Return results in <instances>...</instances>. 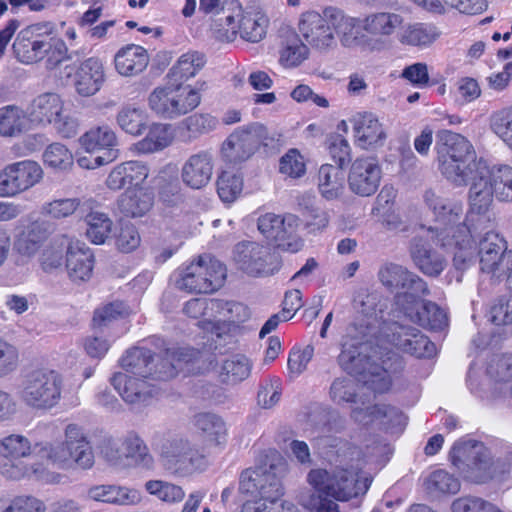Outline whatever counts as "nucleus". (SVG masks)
<instances>
[{
    "instance_id": "obj_1",
    "label": "nucleus",
    "mask_w": 512,
    "mask_h": 512,
    "mask_svg": "<svg viewBox=\"0 0 512 512\" xmlns=\"http://www.w3.org/2000/svg\"><path fill=\"white\" fill-rule=\"evenodd\" d=\"M424 200L435 216L434 226L421 225L410 243V256L414 265L426 276L437 277L446 267L445 258L430 248V242L443 248L455 246L453 264L457 270H465L473 263V247L470 231L462 223V206L458 203L426 191Z\"/></svg>"
},
{
    "instance_id": "obj_2",
    "label": "nucleus",
    "mask_w": 512,
    "mask_h": 512,
    "mask_svg": "<svg viewBox=\"0 0 512 512\" xmlns=\"http://www.w3.org/2000/svg\"><path fill=\"white\" fill-rule=\"evenodd\" d=\"M34 474L45 483L57 484L62 475L56 472H44L49 465L58 469L88 470L94 465V453L84 429L70 423L64 429V441L56 444L40 443L34 445Z\"/></svg>"
},
{
    "instance_id": "obj_3",
    "label": "nucleus",
    "mask_w": 512,
    "mask_h": 512,
    "mask_svg": "<svg viewBox=\"0 0 512 512\" xmlns=\"http://www.w3.org/2000/svg\"><path fill=\"white\" fill-rule=\"evenodd\" d=\"M307 480L319 493L311 498L310 509L313 512H339L338 504L332 499L348 501L366 493L371 484V479L361 478L358 472L341 467L312 469Z\"/></svg>"
},
{
    "instance_id": "obj_4",
    "label": "nucleus",
    "mask_w": 512,
    "mask_h": 512,
    "mask_svg": "<svg viewBox=\"0 0 512 512\" xmlns=\"http://www.w3.org/2000/svg\"><path fill=\"white\" fill-rule=\"evenodd\" d=\"M450 461L465 480L475 484L502 480L512 472V451L503 459H494L488 447L470 438L454 443Z\"/></svg>"
},
{
    "instance_id": "obj_5",
    "label": "nucleus",
    "mask_w": 512,
    "mask_h": 512,
    "mask_svg": "<svg viewBox=\"0 0 512 512\" xmlns=\"http://www.w3.org/2000/svg\"><path fill=\"white\" fill-rule=\"evenodd\" d=\"M338 363L347 373L360 375L364 385L376 393L390 389L391 373L401 367V360L396 354L382 360V365L372 362L362 353V341L350 333L344 337Z\"/></svg>"
},
{
    "instance_id": "obj_6",
    "label": "nucleus",
    "mask_w": 512,
    "mask_h": 512,
    "mask_svg": "<svg viewBox=\"0 0 512 512\" xmlns=\"http://www.w3.org/2000/svg\"><path fill=\"white\" fill-rule=\"evenodd\" d=\"M436 139L441 174L457 186L466 185L474 169L483 164L476 161L472 144L461 134L446 129L438 131Z\"/></svg>"
},
{
    "instance_id": "obj_7",
    "label": "nucleus",
    "mask_w": 512,
    "mask_h": 512,
    "mask_svg": "<svg viewBox=\"0 0 512 512\" xmlns=\"http://www.w3.org/2000/svg\"><path fill=\"white\" fill-rule=\"evenodd\" d=\"M154 448L163 469L176 477H188L201 472L208 464L198 446L181 435L163 437Z\"/></svg>"
},
{
    "instance_id": "obj_8",
    "label": "nucleus",
    "mask_w": 512,
    "mask_h": 512,
    "mask_svg": "<svg viewBox=\"0 0 512 512\" xmlns=\"http://www.w3.org/2000/svg\"><path fill=\"white\" fill-rule=\"evenodd\" d=\"M269 18L261 11L244 13L237 1L227 2L215 20V34L220 40L232 41L239 33L241 38L257 43L265 35Z\"/></svg>"
},
{
    "instance_id": "obj_9",
    "label": "nucleus",
    "mask_w": 512,
    "mask_h": 512,
    "mask_svg": "<svg viewBox=\"0 0 512 512\" xmlns=\"http://www.w3.org/2000/svg\"><path fill=\"white\" fill-rule=\"evenodd\" d=\"M239 492L246 497L241 512H272L284 494L282 484L271 471L247 469L240 475Z\"/></svg>"
},
{
    "instance_id": "obj_10",
    "label": "nucleus",
    "mask_w": 512,
    "mask_h": 512,
    "mask_svg": "<svg viewBox=\"0 0 512 512\" xmlns=\"http://www.w3.org/2000/svg\"><path fill=\"white\" fill-rule=\"evenodd\" d=\"M190 352L188 349L167 348L161 363L156 365L151 350L145 347H135L125 353L120 364L131 376L151 380H167L176 376L181 361H189L187 357L190 356Z\"/></svg>"
},
{
    "instance_id": "obj_11",
    "label": "nucleus",
    "mask_w": 512,
    "mask_h": 512,
    "mask_svg": "<svg viewBox=\"0 0 512 512\" xmlns=\"http://www.w3.org/2000/svg\"><path fill=\"white\" fill-rule=\"evenodd\" d=\"M226 275L223 263L204 254L179 272L175 285L188 293H213L223 286Z\"/></svg>"
},
{
    "instance_id": "obj_12",
    "label": "nucleus",
    "mask_w": 512,
    "mask_h": 512,
    "mask_svg": "<svg viewBox=\"0 0 512 512\" xmlns=\"http://www.w3.org/2000/svg\"><path fill=\"white\" fill-rule=\"evenodd\" d=\"M298 30L306 44L321 53L335 49L333 6L321 12L308 10L300 15Z\"/></svg>"
},
{
    "instance_id": "obj_13",
    "label": "nucleus",
    "mask_w": 512,
    "mask_h": 512,
    "mask_svg": "<svg viewBox=\"0 0 512 512\" xmlns=\"http://www.w3.org/2000/svg\"><path fill=\"white\" fill-rule=\"evenodd\" d=\"M234 260L239 268L251 276L274 274L279 268L276 255L267 246L256 242H241L235 246Z\"/></svg>"
},
{
    "instance_id": "obj_14",
    "label": "nucleus",
    "mask_w": 512,
    "mask_h": 512,
    "mask_svg": "<svg viewBox=\"0 0 512 512\" xmlns=\"http://www.w3.org/2000/svg\"><path fill=\"white\" fill-rule=\"evenodd\" d=\"M53 30L54 25L50 22L34 24V63L46 70L55 69L69 58L65 42L51 36Z\"/></svg>"
},
{
    "instance_id": "obj_15",
    "label": "nucleus",
    "mask_w": 512,
    "mask_h": 512,
    "mask_svg": "<svg viewBox=\"0 0 512 512\" xmlns=\"http://www.w3.org/2000/svg\"><path fill=\"white\" fill-rule=\"evenodd\" d=\"M472 393L487 403L512 398V362L509 358H500L490 363L487 377L478 387H470Z\"/></svg>"
},
{
    "instance_id": "obj_16",
    "label": "nucleus",
    "mask_w": 512,
    "mask_h": 512,
    "mask_svg": "<svg viewBox=\"0 0 512 512\" xmlns=\"http://www.w3.org/2000/svg\"><path fill=\"white\" fill-rule=\"evenodd\" d=\"M480 269L482 272L500 278L507 275L512 265V250L498 234L488 232L479 243Z\"/></svg>"
},
{
    "instance_id": "obj_17",
    "label": "nucleus",
    "mask_w": 512,
    "mask_h": 512,
    "mask_svg": "<svg viewBox=\"0 0 512 512\" xmlns=\"http://www.w3.org/2000/svg\"><path fill=\"white\" fill-rule=\"evenodd\" d=\"M123 452L110 446L105 450V457L115 468L122 469L132 464L136 467L151 470L154 468V457L144 440L137 434H128L121 444Z\"/></svg>"
},
{
    "instance_id": "obj_18",
    "label": "nucleus",
    "mask_w": 512,
    "mask_h": 512,
    "mask_svg": "<svg viewBox=\"0 0 512 512\" xmlns=\"http://www.w3.org/2000/svg\"><path fill=\"white\" fill-rule=\"evenodd\" d=\"M297 226L298 219L292 214L281 216L266 213L261 215L257 221L258 230L265 238L275 242L283 250L292 252L298 251L301 247L299 241H290L296 233Z\"/></svg>"
},
{
    "instance_id": "obj_19",
    "label": "nucleus",
    "mask_w": 512,
    "mask_h": 512,
    "mask_svg": "<svg viewBox=\"0 0 512 512\" xmlns=\"http://www.w3.org/2000/svg\"><path fill=\"white\" fill-rule=\"evenodd\" d=\"M362 30L367 36V48L384 49L391 36L402 26L404 18L394 12H372L362 17Z\"/></svg>"
},
{
    "instance_id": "obj_20",
    "label": "nucleus",
    "mask_w": 512,
    "mask_h": 512,
    "mask_svg": "<svg viewBox=\"0 0 512 512\" xmlns=\"http://www.w3.org/2000/svg\"><path fill=\"white\" fill-rule=\"evenodd\" d=\"M381 178L382 169L375 157H359L349 170V189L358 196L369 197L378 190Z\"/></svg>"
},
{
    "instance_id": "obj_21",
    "label": "nucleus",
    "mask_w": 512,
    "mask_h": 512,
    "mask_svg": "<svg viewBox=\"0 0 512 512\" xmlns=\"http://www.w3.org/2000/svg\"><path fill=\"white\" fill-rule=\"evenodd\" d=\"M469 180H471L469 191L471 212L484 214L489 210L493 196H497L498 181H495V170H490L485 164H482L474 169Z\"/></svg>"
},
{
    "instance_id": "obj_22",
    "label": "nucleus",
    "mask_w": 512,
    "mask_h": 512,
    "mask_svg": "<svg viewBox=\"0 0 512 512\" xmlns=\"http://www.w3.org/2000/svg\"><path fill=\"white\" fill-rule=\"evenodd\" d=\"M215 167L214 155L209 150H200L187 157L180 170L182 183L193 190L205 188L212 180Z\"/></svg>"
},
{
    "instance_id": "obj_23",
    "label": "nucleus",
    "mask_w": 512,
    "mask_h": 512,
    "mask_svg": "<svg viewBox=\"0 0 512 512\" xmlns=\"http://www.w3.org/2000/svg\"><path fill=\"white\" fill-rule=\"evenodd\" d=\"M111 384L126 403L134 406L148 405L158 392L149 379L121 372L113 375Z\"/></svg>"
},
{
    "instance_id": "obj_24",
    "label": "nucleus",
    "mask_w": 512,
    "mask_h": 512,
    "mask_svg": "<svg viewBox=\"0 0 512 512\" xmlns=\"http://www.w3.org/2000/svg\"><path fill=\"white\" fill-rule=\"evenodd\" d=\"M65 69H69L68 77L74 71L73 84L75 90L83 97L96 94L106 79L104 64L97 57L85 59L75 69L70 66H66Z\"/></svg>"
},
{
    "instance_id": "obj_25",
    "label": "nucleus",
    "mask_w": 512,
    "mask_h": 512,
    "mask_svg": "<svg viewBox=\"0 0 512 512\" xmlns=\"http://www.w3.org/2000/svg\"><path fill=\"white\" fill-rule=\"evenodd\" d=\"M335 48L338 42L342 47L356 49L367 48L368 38L362 30V18L346 14L342 9L333 6Z\"/></svg>"
},
{
    "instance_id": "obj_26",
    "label": "nucleus",
    "mask_w": 512,
    "mask_h": 512,
    "mask_svg": "<svg viewBox=\"0 0 512 512\" xmlns=\"http://www.w3.org/2000/svg\"><path fill=\"white\" fill-rule=\"evenodd\" d=\"M95 264L93 251L80 240L72 238L66 252L65 268L68 278L76 284L91 279Z\"/></svg>"
},
{
    "instance_id": "obj_27",
    "label": "nucleus",
    "mask_w": 512,
    "mask_h": 512,
    "mask_svg": "<svg viewBox=\"0 0 512 512\" xmlns=\"http://www.w3.org/2000/svg\"><path fill=\"white\" fill-rule=\"evenodd\" d=\"M60 374L50 369L34 371V409L48 410L56 406L62 393Z\"/></svg>"
},
{
    "instance_id": "obj_28",
    "label": "nucleus",
    "mask_w": 512,
    "mask_h": 512,
    "mask_svg": "<svg viewBox=\"0 0 512 512\" xmlns=\"http://www.w3.org/2000/svg\"><path fill=\"white\" fill-rule=\"evenodd\" d=\"M353 131L356 144L366 150L383 146L387 137L379 119L367 112L354 117Z\"/></svg>"
},
{
    "instance_id": "obj_29",
    "label": "nucleus",
    "mask_w": 512,
    "mask_h": 512,
    "mask_svg": "<svg viewBox=\"0 0 512 512\" xmlns=\"http://www.w3.org/2000/svg\"><path fill=\"white\" fill-rule=\"evenodd\" d=\"M193 424L205 446L221 450L226 446L228 426L221 416L199 413L194 416Z\"/></svg>"
},
{
    "instance_id": "obj_30",
    "label": "nucleus",
    "mask_w": 512,
    "mask_h": 512,
    "mask_svg": "<svg viewBox=\"0 0 512 512\" xmlns=\"http://www.w3.org/2000/svg\"><path fill=\"white\" fill-rule=\"evenodd\" d=\"M32 185V161L9 165L0 173V197H10Z\"/></svg>"
},
{
    "instance_id": "obj_31",
    "label": "nucleus",
    "mask_w": 512,
    "mask_h": 512,
    "mask_svg": "<svg viewBox=\"0 0 512 512\" xmlns=\"http://www.w3.org/2000/svg\"><path fill=\"white\" fill-rule=\"evenodd\" d=\"M149 63V55L142 46L129 44L117 51L114 56L116 71L125 77L143 72Z\"/></svg>"
},
{
    "instance_id": "obj_32",
    "label": "nucleus",
    "mask_w": 512,
    "mask_h": 512,
    "mask_svg": "<svg viewBox=\"0 0 512 512\" xmlns=\"http://www.w3.org/2000/svg\"><path fill=\"white\" fill-rule=\"evenodd\" d=\"M154 195L143 188L127 189L117 200L120 214L128 218H138L146 215L153 207Z\"/></svg>"
},
{
    "instance_id": "obj_33",
    "label": "nucleus",
    "mask_w": 512,
    "mask_h": 512,
    "mask_svg": "<svg viewBox=\"0 0 512 512\" xmlns=\"http://www.w3.org/2000/svg\"><path fill=\"white\" fill-rule=\"evenodd\" d=\"M256 137L248 131L232 133L222 145L223 158L230 163L247 160L256 150Z\"/></svg>"
},
{
    "instance_id": "obj_34",
    "label": "nucleus",
    "mask_w": 512,
    "mask_h": 512,
    "mask_svg": "<svg viewBox=\"0 0 512 512\" xmlns=\"http://www.w3.org/2000/svg\"><path fill=\"white\" fill-rule=\"evenodd\" d=\"M88 495L95 501L116 505H137L141 494L137 489L119 485H98L89 489Z\"/></svg>"
},
{
    "instance_id": "obj_35",
    "label": "nucleus",
    "mask_w": 512,
    "mask_h": 512,
    "mask_svg": "<svg viewBox=\"0 0 512 512\" xmlns=\"http://www.w3.org/2000/svg\"><path fill=\"white\" fill-rule=\"evenodd\" d=\"M406 316L415 323L432 330H441L448 325L446 312L436 303L424 301L419 307L409 306L406 310Z\"/></svg>"
},
{
    "instance_id": "obj_36",
    "label": "nucleus",
    "mask_w": 512,
    "mask_h": 512,
    "mask_svg": "<svg viewBox=\"0 0 512 512\" xmlns=\"http://www.w3.org/2000/svg\"><path fill=\"white\" fill-rule=\"evenodd\" d=\"M81 147L88 153L104 151L103 156L109 152L116 155L117 137L114 131L108 126L91 128L79 138Z\"/></svg>"
},
{
    "instance_id": "obj_37",
    "label": "nucleus",
    "mask_w": 512,
    "mask_h": 512,
    "mask_svg": "<svg viewBox=\"0 0 512 512\" xmlns=\"http://www.w3.org/2000/svg\"><path fill=\"white\" fill-rule=\"evenodd\" d=\"M72 238L61 235L45 243L38 254L40 267L45 272H53L63 267L64 251H68V245Z\"/></svg>"
},
{
    "instance_id": "obj_38",
    "label": "nucleus",
    "mask_w": 512,
    "mask_h": 512,
    "mask_svg": "<svg viewBox=\"0 0 512 512\" xmlns=\"http://www.w3.org/2000/svg\"><path fill=\"white\" fill-rule=\"evenodd\" d=\"M217 119L208 113H195L185 118L179 125V137L185 143H191L202 135L215 130Z\"/></svg>"
},
{
    "instance_id": "obj_39",
    "label": "nucleus",
    "mask_w": 512,
    "mask_h": 512,
    "mask_svg": "<svg viewBox=\"0 0 512 512\" xmlns=\"http://www.w3.org/2000/svg\"><path fill=\"white\" fill-rule=\"evenodd\" d=\"M206 64V57L199 51H188L182 54L171 67L168 77L171 82L184 83L195 77Z\"/></svg>"
},
{
    "instance_id": "obj_40",
    "label": "nucleus",
    "mask_w": 512,
    "mask_h": 512,
    "mask_svg": "<svg viewBox=\"0 0 512 512\" xmlns=\"http://www.w3.org/2000/svg\"><path fill=\"white\" fill-rule=\"evenodd\" d=\"M318 187L321 195L328 199L338 198L344 191V173L340 167L322 165L318 173Z\"/></svg>"
},
{
    "instance_id": "obj_41",
    "label": "nucleus",
    "mask_w": 512,
    "mask_h": 512,
    "mask_svg": "<svg viewBox=\"0 0 512 512\" xmlns=\"http://www.w3.org/2000/svg\"><path fill=\"white\" fill-rule=\"evenodd\" d=\"M174 138L170 124L154 123L150 126L145 138L136 144V149L141 153H153L168 147Z\"/></svg>"
},
{
    "instance_id": "obj_42",
    "label": "nucleus",
    "mask_w": 512,
    "mask_h": 512,
    "mask_svg": "<svg viewBox=\"0 0 512 512\" xmlns=\"http://www.w3.org/2000/svg\"><path fill=\"white\" fill-rule=\"evenodd\" d=\"M401 289L405 291L396 296V304L405 315L409 306L419 307L424 302L421 298L430 293L427 283L413 272Z\"/></svg>"
},
{
    "instance_id": "obj_43",
    "label": "nucleus",
    "mask_w": 512,
    "mask_h": 512,
    "mask_svg": "<svg viewBox=\"0 0 512 512\" xmlns=\"http://www.w3.org/2000/svg\"><path fill=\"white\" fill-rule=\"evenodd\" d=\"M424 486L427 493L433 497L456 494L461 488L459 479L443 469L431 472L426 477Z\"/></svg>"
},
{
    "instance_id": "obj_44",
    "label": "nucleus",
    "mask_w": 512,
    "mask_h": 512,
    "mask_svg": "<svg viewBox=\"0 0 512 512\" xmlns=\"http://www.w3.org/2000/svg\"><path fill=\"white\" fill-rule=\"evenodd\" d=\"M63 111V102L56 93H44L34 99V123L52 124Z\"/></svg>"
},
{
    "instance_id": "obj_45",
    "label": "nucleus",
    "mask_w": 512,
    "mask_h": 512,
    "mask_svg": "<svg viewBox=\"0 0 512 512\" xmlns=\"http://www.w3.org/2000/svg\"><path fill=\"white\" fill-rule=\"evenodd\" d=\"M439 37L437 28L432 24L413 23L406 26L399 36L402 44L428 46Z\"/></svg>"
},
{
    "instance_id": "obj_46",
    "label": "nucleus",
    "mask_w": 512,
    "mask_h": 512,
    "mask_svg": "<svg viewBox=\"0 0 512 512\" xmlns=\"http://www.w3.org/2000/svg\"><path fill=\"white\" fill-rule=\"evenodd\" d=\"M27 121V114L15 105L0 108V136L20 135L24 131Z\"/></svg>"
},
{
    "instance_id": "obj_47",
    "label": "nucleus",
    "mask_w": 512,
    "mask_h": 512,
    "mask_svg": "<svg viewBox=\"0 0 512 512\" xmlns=\"http://www.w3.org/2000/svg\"><path fill=\"white\" fill-rule=\"evenodd\" d=\"M367 412L372 420H378L386 426L387 429L396 432L402 431L407 424V417L397 407L378 404L367 408Z\"/></svg>"
},
{
    "instance_id": "obj_48",
    "label": "nucleus",
    "mask_w": 512,
    "mask_h": 512,
    "mask_svg": "<svg viewBox=\"0 0 512 512\" xmlns=\"http://www.w3.org/2000/svg\"><path fill=\"white\" fill-rule=\"evenodd\" d=\"M149 107L157 115L174 119L177 118V110L175 108V97L173 95L172 85L157 87L149 96Z\"/></svg>"
},
{
    "instance_id": "obj_49",
    "label": "nucleus",
    "mask_w": 512,
    "mask_h": 512,
    "mask_svg": "<svg viewBox=\"0 0 512 512\" xmlns=\"http://www.w3.org/2000/svg\"><path fill=\"white\" fill-rule=\"evenodd\" d=\"M86 236L94 244L100 245L109 237L113 222L106 213L91 211L86 217Z\"/></svg>"
},
{
    "instance_id": "obj_50",
    "label": "nucleus",
    "mask_w": 512,
    "mask_h": 512,
    "mask_svg": "<svg viewBox=\"0 0 512 512\" xmlns=\"http://www.w3.org/2000/svg\"><path fill=\"white\" fill-rule=\"evenodd\" d=\"M171 85L177 103L175 104L177 117L185 115L199 106L201 102L199 89L179 82H171Z\"/></svg>"
},
{
    "instance_id": "obj_51",
    "label": "nucleus",
    "mask_w": 512,
    "mask_h": 512,
    "mask_svg": "<svg viewBox=\"0 0 512 512\" xmlns=\"http://www.w3.org/2000/svg\"><path fill=\"white\" fill-rule=\"evenodd\" d=\"M147 114L143 109L131 105L123 107L117 115V123L126 133L138 136L147 125Z\"/></svg>"
},
{
    "instance_id": "obj_52",
    "label": "nucleus",
    "mask_w": 512,
    "mask_h": 512,
    "mask_svg": "<svg viewBox=\"0 0 512 512\" xmlns=\"http://www.w3.org/2000/svg\"><path fill=\"white\" fill-rule=\"evenodd\" d=\"M358 384L351 376L335 378L329 388V398L336 405L353 404L358 395Z\"/></svg>"
},
{
    "instance_id": "obj_53",
    "label": "nucleus",
    "mask_w": 512,
    "mask_h": 512,
    "mask_svg": "<svg viewBox=\"0 0 512 512\" xmlns=\"http://www.w3.org/2000/svg\"><path fill=\"white\" fill-rule=\"evenodd\" d=\"M250 371L249 360L243 355H235L223 362L220 377L225 383L235 384L246 379Z\"/></svg>"
},
{
    "instance_id": "obj_54",
    "label": "nucleus",
    "mask_w": 512,
    "mask_h": 512,
    "mask_svg": "<svg viewBox=\"0 0 512 512\" xmlns=\"http://www.w3.org/2000/svg\"><path fill=\"white\" fill-rule=\"evenodd\" d=\"M144 487L150 495L168 504L179 503L185 497V492L181 486L168 481L149 480Z\"/></svg>"
},
{
    "instance_id": "obj_55",
    "label": "nucleus",
    "mask_w": 512,
    "mask_h": 512,
    "mask_svg": "<svg viewBox=\"0 0 512 512\" xmlns=\"http://www.w3.org/2000/svg\"><path fill=\"white\" fill-rule=\"evenodd\" d=\"M42 157L45 165L57 170H67L74 162L72 152L59 142L48 145Z\"/></svg>"
},
{
    "instance_id": "obj_56",
    "label": "nucleus",
    "mask_w": 512,
    "mask_h": 512,
    "mask_svg": "<svg viewBox=\"0 0 512 512\" xmlns=\"http://www.w3.org/2000/svg\"><path fill=\"white\" fill-rule=\"evenodd\" d=\"M410 274L411 271L406 267L397 263L386 262L380 267L378 271V278L387 288L401 289L402 286L405 285Z\"/></svg>"
},
{
    "instance_id": "obj_57",
    "label": "nucleus",
    "mask_w": 512,
    "mask_h": 512,
    "mask_svg": "<svg viewBox=\"0 0 512 512\" xmlns=\"http://www.w3.org/2000/svg\"><path fill=\"white\" fill-rule=\"evenodd\" d=\"M0 455L3 457H31L29 438L21 434H11L0 439Z\"/></svg>"
},
{
    "instance_id": "obj_58",
    "label": "nucleus",
    "mask_w": 512,
    "mask_h": 512,
    "mask_svg": "<svg viewBox=\"0 0 512 512\" xmlns=\"http://www.w3.org/2000/svg\"><path fill=\"white\" fill-rule=\"evenodd\" d=\"M243 181L240 176L224 171L217 180V192L223 202L231 203L241 193Z\"/></svg>"
},
{
    "instance_id": "obj_59",
    "label": "nucleus",
    "mask_w": 512,
    "mask_h": 512,
    "mask_svg": "<svg viewBox=\"0 0 512 512\" xmlns=\"http://www.w3.org/2000/svg\"><path fill=\"white\" fill-rule=\"evenodd\" d=\"M411 328L412 326L394 322L382 328V335L387 343L405 353L407 345H410L408 338L412 333Z\"/></svg>"
},
{
    "instance_id": "obj_60",
    "label": "nucleus",
    "mask_w": 512,
    "mask_h": 512,
    "mask_svg": "<svg viewBox=\"0 0 512 512\" xmlns=\"http://www.w3.org/2000/svg\"><path fill=\"white\" fill-rule=\"evenodd\" d=\"M409 342L410 345H407L406 352L407 354L413 355L415 357H432L436 353V346L433 342L429 340V338L424 335L420 330L415 327L411 328Z\"/></svg>"
},
{
    "instance_id": "obj_61",
    "label": "nucleus",
    "mask_w": 512,
    "mask_h": 512,
    "mask_svg": "<svg viewBox=\"0 0 512 512\" xmlns=\"http://www.w3.org/2000/svg\"><path fill=\"white\" fill-rule=\"evenodd\" d=\"M309 46L299 39H293L286 43L280 53V61L286 67L298 66L308 56Z\"/></svg>"
},
{
    "instance_id": "obj_62",
    "label": "nucleus",
    "mask_w": 512,
    "mask_h": 512,
    "mask_svg": "<svg viewBox=\"0 0 512 512\" xmlns=\"http://www.w3.org/2000/svg\"><path fill=\"white\" fill-rule=\"evenodd\" d=\"M279 171L291 178L304 175L306 171L304 158L297 149H290L281 157Z\"/></svg>"
},
{
    "instance_id": "obj_63",
    "label": "nucleus",
    "mask_w": 512,
    "mask_h": 512,
    "mask_svg": "<svg viewBox=\"0 0 512 512\" xmlns=\"http://www.w3.org/2000/svg\"><path fill=\"white\" fill-rule=\"evenodd\" d=\"M6 460L0 467V473L11 480H19L27 476L31 469V457H4Z\"/></svg>"
},
{
    "instance_id": "obj_64",
    "label": "nucleus",
    "mask_w": 512,
    "mask_h": 512,
    "mask_svg": "<svg viewBox=\"0 0 512 512\" xmlns=\"http://www.w3.org/2000/svg\"><path fill=\"white\" fill-rule=\"evenodd\" d=\"M490 127L512 149V113L506 110L494 113Z\"/></svg>"
}]
</instances>
